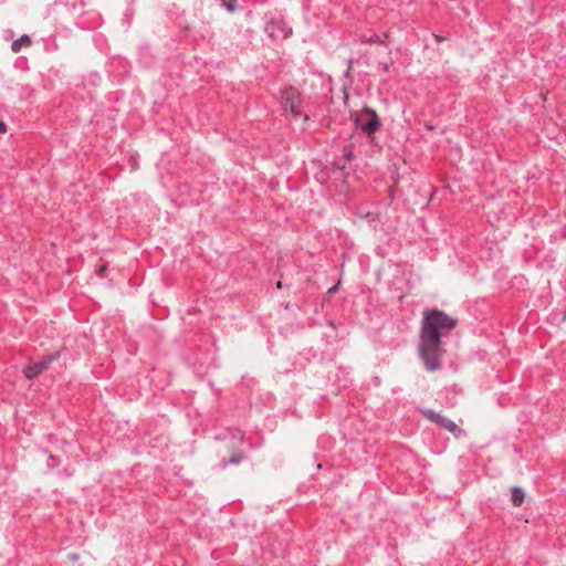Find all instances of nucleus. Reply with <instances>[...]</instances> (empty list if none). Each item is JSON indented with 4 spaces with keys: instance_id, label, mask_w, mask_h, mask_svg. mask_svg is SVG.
<instances>
[{
    "instance_id": "6ab92c4d",
    "label": "nucleus",
    "mask_w": 566,
    "mask_h": 566,
    "mask_svg": "<svg viewBox=\"0 0 566 566\" xmlns=\"http://www.w3.org/2000/svg\"><path fill=\"white\" fill-rule=\"evenodd\" d=\"M350 156H352V154H350V153H347V154H346V157H347L348 159L350 158Z\"/></svg>"
},
{
    "instance_id": "f257e3e1",
    "label": "nucleus",
    "mask_w": 566,
    "mask_h": 566,
    "mask_svg": "<svg viewBox=\"0 0 566 566\" xmlns=\"http://www.w3.org/2000/svg\"><path fill=\"white\" fill-rule=\"evenodd\" d=\"M457 326V319L440 310H429L423 313L418 353L430 371L441 366V338Z\"/></svg>"
},
{
    "instance_id": "f8f14e48",
    "label": "nucleus",
    "mask_w": 566,
    "mask_h": 566,
    "mask_svg": "<svg viewBox=\"0 0 566 566\" xmlns=\"http://www.w3.org/2000/svg\"><path fill=\"white\" fill-rule=\"evenodd\" d=\"M106 269H107L106 264H103L102 266H99V269L97 270V275L103 277Z\"/></svg>"
},
{
    "instance_id": "f3484780",
    "label": "nucleus",
    "mask_w": 566,
    "mask_h": 566,
    "mask_svg": "<svg viewBox=\"0 0 566 566\" xmlns=\"http://www.w3.org/2000/svg\"><path fill=\"white\" fill-rule=\"evenodd\" d=\"M427 128L430 129V130L433 129V127L431 125H427Z\"/></svg>"
},
{
    "instance_id": "2eb2a0df",
    "label": "nucleus",
    "mask_w": 566,
    "mask_h": 566,
    "mask_svg": "<svg viewBox=\"0 0 566 566\" xmlns=\"http://www.w3.org/2000/svg\"><path fill=\"white\" fill-rule=\"evenodd\" d=\"M339 283H340V282H338L336 285H334L333 287H331V289L328 290V294H333V293H335V292L337 291V289H338Z\"/></svg>"
},
{
    "instance_id": "9b49d317",
    "label": "nucleus",
    "mask_w": 566,
    "mask_h": 566,
    "mask_svg": "<svg viewBox=\"0 0 566 566\" xmlns=\"http://www.w3.org/2000/svg\"><path fill=\"white\" fill-rule=\"evenodd\" d=\"M241 460H242V454L241 453H234V454L231 455L229 462L232 463V464H235V463H239Z\"/></svg>"
},
{
    "instance_id": "a211bd4d",
    "label": "nucleus",
    "mask_w": 566,
    "mask_h": 566,
    "mask_svg": "<svg viewBox=\"0 0 566 566\" xmlns=\"http://www.w3.org/2000/svg\"><path fill=\"white\" fill-rule=\"evenodd\" d=\"M276 285H277L279 289H281L282 283L279 281Z\"/></svg>"
},
{
    "instance_id": "9d476101",
    "label": "nucleus",
    "mask_w": 566,
    "mask_h": 566,
    "mask_svg": "<svg viewBox=\"0 0 566 566\" xmlns=\"http://www.w3.org/2000/svg\"><path fill=\"white\" fill-rule=\"evenodd\" d=\"M25 377L29 379H33L35 377V369L32 366H28L24 369Z\"/></svg>"
},
{
    "instance_id": "1a4fd4ad",
    "label": "nucleus",
    "mask_w": 566,
    "mask_h": 566,
    "mask_svg": "<svg viewBox=\"0 0 566 566\" xmlns=\"http://www.w3.org/2000/svg\"><path fill=\"white\" fill-rule=\"evenodd\" d=\"M235 1L237 0H222L223 6L227 8L229 12H234L235 10Z\"/></svg>"
},
{
    "instance_id": "423d86ee",
    "label": "nucleus",
    "mask_w": 566,
    "mask_h": 566,
    "mask_svg": "<svg viewBox=\"0 0 566 566\" xmlns=\"http://www.w3.org/2000/svg\"><path fill=\"white\" fill-rule=\"evenodd\" d=\"M41 347L44 350V355H43V359L38 361V365H36L38 374L43 371L44 369H46L51 363L56 360L59 357V354H60V348H57V347L48 349V348H44V344H41Z\"/></svg>"
},
{
    "instance_id": "39448f33",
    "label": "nucleus",
    "mask_w": 566,
    "mask_h": 566,
    "mask_svg": "<svg viewBox=\"0 0 566 566\" xmlns=\"http://www.w3.org/2000/svg\"><path fill=\"white\" fill-rule=\"evenodd\" d=\"M265 30L273 40L286 39L291 33V29L282 21H271Z\"/></svg>"
},
{
    "instance_id": "4468645a",
    "label": "nucleus",
    "mask_w": 566,
    "mask_h": 566,
    "mask_svg": "<svg viewBox=\"0 0 566 566\" xmlns=\"http://www.w3.org/2000/svg\"><path fill=\"white\" fill-rule=\"evenodd\" d=\"M7 130V125L4 122L0 120V134H3L6 133Z\"/></svg>"
},
{
    "instance_id": "dca6fc26",
    "label": "nucleus",
    "mask_w": 566,
    "mask_h": 566,
    "mask_svg": "<svg viewBox=\"0 0 566 566\" xmlns=\"http://www.w3.org/2000/svg\"><path fill=\"white\" fill-rule=\"evenodd\" d=\"M308 120V116L307 115H304L303 117V122L306 123Z\"/></svg>"
},
{
    "instance_id": "20e7f679",
    "label": "nucleus",
    "mask_w": 566,
    "mask_h": 566,
    "mask_svg": "<svg viewBox=\"0 0 566 566\" xmlns=\"http://www.w3.org/2000/svg\"><path fill=\"white\" fill-rule=\"evenodd\" d=\"M282 105L286 112H290L293 116H300L301 112V96L300 93L290 87L282 93Z\"/></svg>"
},
{
    "instance_id": "ddd939ff",
    "label": "nucleus",
    "mask_w": 566,
    "mask_h": 566,
    "mask_svg": "<svg viewBox=\"0 0 566 566\" xmlns=\"http://www.w3.org/2000/svg\"><path fill=\"white\" fill-rule=\"evenodd\" d=\"M49 461L51 462L49 464L51 468H54L57 464L55 458L53 455H51V454L49 455Z\"/></svg>"
},
{
    "instance_id": "f03ea898",
    "label": "nucleus",
    "mask_w": 566,
    "mask_h": 566,
    "mask_svg": "<svg viewBox=\"0 0 566 566\" xmlns=\"http://www.w3.org/2000/svg\"><path fill=\"white\" fill-rule=\"evenodd\" d=\"M352 119L368 136H373L380 127V119L376 111L365 107L352 113Z\"/></svg>"
},
{
    "instance_id": "0eeeda50",
    "label": "nucleus",
    "mask_w": 566,
    "mask_h": 566,
    "mask_svg": "<svg viewBox=\"0 0 566 566\" xmlns=\"http://www.w3.org/2000/svg\"><path fill=\"white\" fill-rule=\"evenodd\" d=\"M524 499H525V493L521 488H518V486L512 488L511 502L513 505H515V506L522 505V503L524 502Z\"/></svg>"
},
{
    "instance_id": "6e6552de",
    "label": "nucleus",
    "mask_w": 566,
    "mask_h": 566,
    "mask_svg": "<svg viewBox=\"0 0 566 566\" xmlns=\"http://www.w3.org/2000/svg\"><path fill=\"white\" fill-rule=\"evenodd\" d=\"M32 40L28 35H22L20 39L14 40L11 44L13 52H19L23 46H31Z\"/></svg>"
},
{
    "instance_id": "7ed1b4c3",
    "label": "nucleus",
    "mask_w": 566,
    "mask_h": 566,
    "mask_svg": "<svg viewBox=\"0 0 566 566\" xmlns=\"http://www.w3.org/2000/svg\"><path fill=\"white\" fill-rule=\"evenodd\" d=\"M422 412L427 417L428 420L437 423L438 426L448 430L455 437H459L460 434L463 433V430L460 429L457 423H454L452 420L446 418L443 415L436 412L433 410H430V409L423 410Z\"/></svg>"
}]
</instances>
